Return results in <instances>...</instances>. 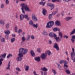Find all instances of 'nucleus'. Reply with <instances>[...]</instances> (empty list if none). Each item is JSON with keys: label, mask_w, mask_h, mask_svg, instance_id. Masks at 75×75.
<instances>
[{"label": "nucleus", "mask_w": 75, "mask_h": 75, "mask_svg": "<svg viewBox=\"0 0 75 75\" xmlns=\"http://www.w3.org/2000/svg\"><path fill=\"white\" fill-rule=\"evenodd\" d=\"M53 47L57 51H59V47H58V45L57 43H55Z\"/></svg>", "instance_id": "obj_9"}, {"label": "nucleus", "mask_w": 75, "mask_h": 75, "mask_svg": "<svg viewBox=\"0 0 75 75\" xmlns=\"http://www.w3.org/2000/svg\"><path fill=\"white\" fill-rule=\"evenodd\" d=\"M68 36L67 35H64L63 36V38H66V39H67V38H68Z\"/></svg>", "instance_id": "obj_54"}, {"label": "nucleus", "mask_w": 75, "mask_h": 75, "mask_svg": "<svg viewBox=\"0 0 75 75\" xmlns=\"http://www.w3.org/2000/svg\"><path fill=\"white\" fill-rule=\"evenodd\" d=\"M63 62H64V60H60L59 61V63L60 64H62L63 63Z\"/></svg>", "instance_id": "obj_53"}, {"label": "nucleus", "mask_w": 75, "mask_h": 75, "mask_svg": "<svg viewBox=\"0 0 75 75\" xmlns=\"http://www.w3.org/2000/svg\"><path fill=\"white\" fill-rule=\"evenodd\" d=\"M22 40L23 42H24V41H25V37L24 36L22 37Z\"/></svg>", "instance_id": "obj_41"}, {"label": "nucleus", "mask_w": 75, "mask_h": 75, "mask_svg": "<svg viewBox=\"0 0 75 75\" xmlns=\"http://www.w3.org/2000/svg\"><path fill=\"white\" fill-rule=\"evenodd\" d=\"M54 39L57 42H59V41H61L62 40L61 38H60L59 37H57V35L54 38Z\"/></svg>", "instance_id": "obj_10"}, {"label": "nucleus", "mask_w": 75, "mask_h": 75, "mask_svg": "<svg viewBox=\"0 0 75 75\" xmlns=\"http://www.w3.org/2000/svg\"><path fill=\"white\" fill-rule=\"evenodd\" d=\"M18 13H16V18H18Z\"/></svg>", "instance_id": "obj_57"}, {"label": "nucleus", "mask_w": 75, "mask_h": 75, "mask_svg": "<svg viewBox=\"0 0 75 75\" xmlns=\"http://www.w3.org/2000/svg\"><path fill=\"white\" fill-rule=\"evenodd\" d=\"M0 23L3 26L4 25V22L3 21H2L1 20H0Z\"/></svg>", "instance_id": "obj_34"}, {"label": "nucleus", "mask_w": 75, "mask_h": 75, "mask_svg": "<svg viewBox=\"0 0 75 75\" xmlns=\"http://www.w3.org/2000/svg\"><path fill=\"white\" fill-rule=\"evenodd\" d=\"M46 53L48 54L49 56H50L51 55H52V53L50 50H48L46 52Z\"/></svg>", "instance_id": "obj_20"}, {"label": "nucleus", "mask_w": 75, "mask_h": 75, "mask_svg": "<svg viewBox=\"0 0 75 75\" xmlns=\"http://www.w3.org/2000/svg\"><path fill=\"white\" fill-rule=\"evenodd\" d=\"M49 18L50 20H51L52 18V14H50L49 16Z\"/></svg>", "instance_id": "obj_50"}, {"label": "nucleus", "mask_w": 75, "mask_h": 75, "mask_svg": "<svg viewBox=\"0 0 75 75\" xmlns=\"http://www.w3.org/2000/svg\"><path fill=\"white\" fill-rule=\"evenodd\" d=\"M52 72H53V74H54V75H55V74H57V72L55 70L52 69Z\"/></svg>", "instance_id": "obj_38"}, {"label": "nucleus", "mask_w": 75, "mask_h": 75, "mask_svg": "<svg viewBox=\"0 0 75 75\" xmlns=\"http://www.w3.org/2000/svg\"><path fill=\"white\" fill-rule=\"evenodd\" d=\"M34 24V22H33V21H32V20H31L29 22V24L30 25H33Z\"/></svg>", "instance_id": "obj_27"}, {"label": "nucleus", "mask_w": 75, "mask_h": 75, "mask_svg": "<svg viewBox=\"0 0 75 75\" xmlns=\"http://www.w3.org/2000/svg\"><path fill=\"white\" fill-rule=\"evenodd\" d=\"M43 11L42 13L44 16H45V14H46V13H47V11L44 8L43 9Z\"/></svg>", "instance_id": "obj_25"}, {"label": "nucleus", "mask_w": 75, "mask_h": 75, "mask_svg": "<svg viewBox=\"0 0 75 75\" xmlns=\"http://www.w3.org/2000/svg\"><path fill=\"white\" fill-rule=\"evenodd\" d=\"M72 51H73V56H74V58H75V50H74V48H72Z\"/></svg>", "instance_id": "obj_44"}, {"label": "nucleus", "mask_w": 75, "mask_h": 75, "mask_svg": "<svg viewBox=\"0 0 75 75\" xmlns=\"http://www.w3.org/2000/svg\"><path fill=\"white\" fill-rule=\"evenodd\" d=\"M25 34V32H23L22 33V35H24Z\"/></svg>", "instance_id": "obj_62"}, {"label": "nucleus", "mask_w": 75, "mask_h": 75, "mask_svg": "<svg viewBox=\"0 0 75 75\" xmlns=\"http://www.w3.org/2000/svg\"><path fill=\"white\" fill-rule=\"evenodd\" d=\"M71 38H72L71 39V40L72 42L74 43V41H75V35H74L72 36Z\"/></svg>", "instance_id": "obj_23"}, {"label": "nucleus", "mask_w": 75, "mask_h": 75, "mask_svg": "<svg viewBox=\"0 0 75 75\" xmlns=\"http://www.w3.org/2000/svg\"><path fill=\"white\" fill-rule=\"evenodd\" d=\"M57 65H58V68L59 69V70L60 71H61V70H62L63 69H62V67L60 66V64H58V63L57 64Z\"/></svg>", "instance_id": "obj_19"}, {"label": "nucleus", "mask_w": 75, "mask_h": 75, "mask_svg": "<svg viewBox=\"0 0 75 75\" xmlns=\"http://www.w3.org/2000/svg\"><path fill=\"white\" fill-rule=\"evenodd\" d=\"M1 41L2 42H5V39L2 38L1 39Z\"/></svg>", "instance_id": "obj_42"}, {"label": "nucleus", "mask_w": 75, "mask_h": 75, "mask_svg": "<svg viewBox=\"0 0 75 75\" xmlns=\"http://www.w3.org/2000/svg\"><path fill=\"white\" fill-rule=\"evenodd\" d=\"M32 26L33 27H34L35 28H37L38 27V24H36V25L35 24H33Z\"/></svg>", "instance_id": "obj_36"}, {"label": "nucleus", "mask_w": 75, "mask_h": 75, "mask_svg": "<svg viewBox=\"0 0 75 75\" xmlns=\"http://www.w3.org/2000/svg\"><path fill=\"white\" fill-rule=\"evenodd\" d=\"M42 34H43V35H48V33H47L45 30L43 31Z\"/></svg>", "instance_id": "obj_39"}, {"label": "nucleus", "mask_w": 75, "mask_h": 75, "mask_svg": "<svg viewBox=\"0 0 75 75\" xmlns=\"http://www.w3.org/2000/svg\"><path fill=\"white\" fill-rule=\"evenodd\" d=\"M71 0H63L64 1H71Z\"/></svg>", "instance_id": "obj_63"}, {"label": "nucleus", "mask_w": 75, "mask_h": 75, "mask_svg": "<svg viewBox=\"0 0 75 75\" xmlns=\"http://www.w3.org/2000/svg\"><path fill=\"white\" fill-rule=\"evenodd\" d=\"M57 13H58V11H56L52 12V14L53 16H54V15H55Z\"/></svg>", "instance_id": "obj_37"}, {"label": "nucleus", "mask_w": 75, "mask_h": 75, "mask_svg": "<svg viewBox=\"0 0 75 75\" xmlns=\"http://www.w3.org/2000/svg\"><path fill=\"white\" fill-rule=\"evenodd\" d=\"M64 70L67 69H69L68 68V66L67 64H64Z\"/></svg>", "instance_id": "obj_24"}, {"label": "nucleus", "mask_w": 75, "mask_h": 75, "mask_svg": "<svg viewBox=\"0 0 75 75\" xmlns=\"http://www.w3.org/2000/svg\"><path fill=\"white\" fill-rule=\"evenodd\" d=\"M59 36H60L61 38H62V33L61 32L59 33Z\"/></svg>", "instance_id": "obj_49"}, {"label": "nucleus", "mask_w": 75, "mask_h": 75, "mask_svg": "<svg viewBox=\"0 0 75 75\" xmlns=\"http://www.w3.org/2000/svg\"><path fill=\"white\" fill-rule=\"evenodd\" d=\"M30 54L32 57H35V53H34V51H33V50H31V51H30Z\"/></svg>", "instance_id": "obj_16"}, {"label": "nucleus", "mask_w": 75, "mask_h": 75, "mask_svg": "<svg viewBox=\"0 0 75 75\" xmlns=\"http://www.w3.org/2000/svg\"><path fill=\"white\" fill-rule=\"evenodd\" d=\"M4 33L6 34H10V31L9 30L5 31Z\"/></svg>", "instance_id": "obj_28"}, {"label": "nucleus", "mask_w": 75, "mask_h": 75, "mask_svg": "<svg viewBox=\"0 0 75 75\" xmlns=\"http://www.w3.org/2000/svg\"><path fill=\"white\" fill-rule=\"evenodd\" d=\"M72 18V17L68 16L64 18V19L66 21H68L69 20H71Z\"/></svg>", "instance_id": "obj_12"}, {"label": "nucleus", "mask_w": 75, "mask_h": 75, "mask_svg": "<svg viewBox=\"0 0 75 75\" xmlns=\"http://www.w3.org/2000/svg\"><path fill=\"white\" fill-rule=\"evenodd\" d=\"M25 71H28L29 70V66L25 65Z\"/></svg>", "instance_id": "obj_22"}, {"label": "nucleus", "mask_w": 75, "mask_h": 75, "mask_svg": "<svg viewBox=\"0 0 75 75\" xmlns=\"http://www.w3.org/2000/svg\"><path fill=\"white\" fill-rule=\"evenodd\" d=\"M24 18V16L22 14L20 15V20H23Z\"/></svg>", "instance_id": "obj_21"}, {"label": "nucleus", "mask_w": 75, "mask_h": 75, "mask_svg": "<svg viewBox=\"0 0 75 75\" xmlns=\"http://www.w3.org/2000/svg\"><path fill=\"white\" fill-rule=\"evenodd\" d=\"M63 63L64 64H68V62L66 61L63 60Z\"/></svg>", "instance_id": "obj_52"}, {"label": "nucleus", "mask_w": 75, "mask_h": 75, "mask_svg": "<svg viewBox=\"0 0 75 75\" xmlns=\"http://www.w3.org/2000/svg\"><path fill=\"white\" fill-rule=\"evenodd\" d=\"M31 38L32 40H34V39H35V36L33 35L31 36Z\"/></svg>", "instance_id": "obj_51"}, {"label": "nucleus", "mask_w": 75, "mask_h": 75, "mask_svg": "<svg viewBox=\"0 0 75 75\" xmlns=\"http://www.w3.org/2000/svg\"><path fill=\"white\" fill-rule=\"evenodd\" d=\"M7 54L6 53H4V54H1V56L2 58H5L6 57V54Z\"/></svg>", "instance_id": "obj_26"}, {"label": "nucleus", "mask_w": 75, "mask_h": 75, "mask_svg": "<svg viewBox=\"0 0 75 75\" xmlns=\"http://www.w3.org/2000/svg\"><path fill=\"white\" fill-rule=\"evenodd\" d=\"M22 59L23 58H22V57H19V56L17 57L16 58L17 61H21L22 60Z\"/></svg>", "instance_id": "obj_18"}, {"label": "nucleus", "mask_w": 75, "mask_h": 75, "mask_svg": "<svg viewBox=\"0 0 75 75\" xmlns=\"http://www.w3.org/2000/svg\"><path fill=\"white\" fill-rule=\"evenodd\" d=\"M4 60V59H3V58H1L0 59V66H1V65H2V64L3 63L2 62V61H3Z\"/></svg>", "instance_id": "obj_33"}, {"label": "nucleus", "mask_w": 75, "mask_h": 75, "mask_svg": "<svg viewBox=\"0 0 75 75\" xmlns=\"http://www.w3.org/2000/svg\"><path fill=\"white\" fill-rule=\"evenodd\" d=\"M49 36L50 37H52V38H54L57 37V35L55 34L54 33H49Z\"/></svg>", "instance_id": "obj_6"}, {"label": "nucleus", "mask_w": 75, "mask_h": 75, "mask_svg": "<svg viewBox=\"0 0 75 75\" xmlns=\"http://www.w3.org/2000/svg\"><path fill=\"white\" fill-rule=\"evenodd\" d=\"M32 19L33 21H37L38 19L35 16V15L34 14H33L32 15Z\"/></svg>", "instance_id": "obj_5"}, {"label": "nucleus", "mask_w": 75, "mask_h": 75, "mask_svg": "<svg viewBox=\"0 0 75 75\" xmlns=\"http://www.w3.org/2000/svg\"><path fill=\"white\" fill-rule=\"evenodd\" d=\"M41 70L42 71H43L45 72H47V71H48V69L47 68L44 67L43 68H41Z\"/></svg>", "instance_id": "obj_17"}, {"label": "nucleus", "mask_w": 75, "mask_h": 75, "mask_svg": "<svg viewBox=\"0 0 75 75\" xmlns=\"http://www.w3.org/2000/svg\"><path fill=\"white\" fill-rule=\"evenodd\" d=\"M33 73L34 75H39L38 74H36V71H34L33 72Z\"/></svg>", "instance_id": "obj_60"}, {"label": "nucleus", "mask_w": 75, "mask_h": 75, "mask_svg": "<svg viewBox=\"0 0 75 75\" xmlns=\"http://www.w3.org/2000/svg\"><path fill=\"white\" fill-rule=\"evenodd\" d=\"M37 51L38 52H41V51H42V49L40 48H38L37 50Z\"/></svg>", "instance_id": "obj_31"}, {"label": "nucleus", "mask_w": 75, "mask_h": 75, "mask_svg": "<svg viewBox=\"0 0 75 75\" xmlns=\"http://www.w3.org/2000/svg\"><path fill=\"white\" fill-rule=\"evenodd\" d=\"M47 57V53H42L40 56V57L42 60L45 59Z\"/></svg>", "instance_id": "obj_4"}, {"label": "nucleus", "mask_w": 75, "mask_h": 75, "mask_svg": "<svg viewBox=\"0 0 75 75\" xmlns=\"http://www.w3.org/2000/svg\"><path fill=\"white\" fill-rule=\"evenodd\" d=\"M16 70L18 71H21V69L18 67H17L16 68Z\"/></svg>", "instance_id": "obj_47"}, {"label": "nucleus", "mask_w": 75, "mask_h": 75, "mask_svg": "<svg viewBox=\"0 0 75 75\" xmlns=\"http://www.w3.org/2000/svg\"><path fill=\"white\" fill-rule=\"evenodd\" d=\"M21 32H22V30L21 29H19L18 31V33H21Z\"/></svg>", "instance_id": "obj_59"}, {"label": "nucleus", "mask_w": 75, "mask_h": 75, "mask_svg": "<svg viewBox=\"0 0 75 75\" xmlns=\"http://www.w3.org/2000/svg\"><path fill=\"white\" fill-rule=\"evenodd\" d=\"M53 30L55 32L58 31V28H55L53 29Z\"/></svg>", "instance_id": "obj_46"}, {"label": "nucleus", "mask_w": 75, "mask_h": 75, "mask_svg": "<svg viewBox=\"0 0 75 75\" xmlns=\"http://www.w3.org/2000/svg\"><path fill=\"white\" fill-rule=\"evenodd\" d=\"M65 72H66V73L67 74H68L69 75L71 74V72L70 71V70H69V69H67L64 70Z\"/></svg>", "instance_id": "obj_13"}, {"label": "nucleus", "mask_w": 75, "mask_h": 75, "mask_svg": "<svg viewBox=\"0 0 75 75\" xmlns=\"http://www.w3.org/2000/svg\"><path fill=\"white\" fill-rule=\"evenodd\" d=\"M47 5L48 6H50L51 7V10H52V9H54V4H52L51 3H48Z\"/></svg>", "instance_id": "obj_8"}, {"label": "nucleus", "mask_w": 75, "mask_h": 75, "mask_svg": "<svg viewBox=\"0 0 75 75\" xmlns=\"http://www.w3.org/2000/svg\"><path fill=\"white\" fill-rule=\"evenodd\" d=\"M75 29H73L70 35H73V34H75Z\"/></svg>", "instance_id": "obj_30"}, {"label": "nucleus", "mask_w": 75, "mask_h": 75, "mask_svg": "<svg viewBox=\"0 0 75 75\" xmlns=\"http://www.w3.org/2000/svg\"><path fill=\"white\" fill-rule=\"evenodd\" d=\"M10 61L7 65V67H6V69L7 70H10Z\"/></svg>", "instance_id": "obj_14"}, {"label": "nucleus", "mask_w": 75, "mask_h": 75, "mask_svg": "<svg viewBox=\"0 0 75 75\" xmlns=\"http://www.w3.org/2000/svg\"><path fill=\"white\" fill-rule=\"evenodd\" d=\"M21 9L23 14H25V11H31V10L30 9L28 5L25 3H22L21 4Z\"/></svg>", "instance_id": "obj_1"}, {"label": "nucleus", "mask_w": 75, "mask_h": 75, "mask_svg": "<svg viewBox=\"0 0 75 75\" xmlns=\"http://www.w3.org/2000/svg\"><path fill=\"white\" fill-rule=\"evenodd\" d=\"M46 3V2H39L40 4L41 5H42L43 6H45V4Z\"/></svg>", "instance_id": "obj_29"}, {"label": "nucleus", "mask_w": 75, "mask_h": 75, "mask_svg": "<svg viewBox=\"0 0 75 75\" xmlns=\"http://www.w3.org/2000/svg\"><path fill=\"white\" fill-rule=\"evenodd\" d=\"M71 59L72 61H73V62H75V57L74 58V53L73 52L71 53Z\"/></svg>", "instance_id": "obj_7"}, {"label": "nucleus", "mask_w": 75, "mask_h": 75, "mask_svg": "<svg viewBox=\"0 0 75 75\" xmlns=\"http://www.w3.org/2000/svg\"><path fill=\"white\" fill-rule=\"evenodd\" d=\"M5 38L6 39V40H8V36L7 35H5Z\"/></svg>", "instance_id": "obj_55"}, {"label": "nucleus", "mask_w": 75, "mask_h": 75, "mask_svg": "<svg viewBox=\"0 0 75 75\" xmlns=\"http://www.w3.org/2000/svg\"><path fill=\"white\" fill-rule=\"evenodd\" d=\"M4 5L3 4H2L1 6V8H4Z\"/></svg>", "instance_id": "obj_48"}, {"label": "nucleus", "mask_w": 75, "mask_h": 75, "mask_svg": "<svg viewBox=\"0 0 75 75\" xmlns=\"http://www.w3.org/2000/svg\"><path fill=\"white\" fill-rule=\"evenodd\" d=\"M17 29H18V27L17 26H16L14 28V30H15V33H16L18 32Z\"/></svg>", "instance_id": "obj_43"}, {"label": "nucleus", "mask_w": 75, "mask_h": 75, "mask_svg": "<svg viewBox=\"0 0 75 75\" xmlns=\"http://www.w3.org/2000/svg\"><path fill=\"white\" fill-rule=\"evenodd\" d=\"M28 49L25 48H21L19 49V53L18 54V55L19 57H23V54L25 55L28 52Z\"/></svg>", "instance_id": "obj_2"}, {"label": "nucleus", "mask_w": 75, "mask_h": 75, "mask_svg": "<svg viewBox=\"0 0 75 75\" xmlns=\"http://www.w3.org/2000/svg\"><path fill=\"white\" fill-rule=\"evenodd\" d=\"M6 4H9V1L8 0H6Z\"/></svg>", "instance_id": "obj_56"}, {"label": "nucleus", "mask_w": 75, "mask_h": 75, "mask_svg": "<svg viewBox=\"0 0 75 75\" xmlns=\"http://www.w3.org/2000/svg\"><path fill=\"white\" fill-rule=\"evenodd\" d=\"M35 60L37 62H40L41 61V57H36L34 58Z\"/></svg>", "instance_id": "obj_11"}, {"label": "nucleus", "mask_w": 75, "mask_h": 75, "mask_svg": "<svg viewBox=\"0 0 75 75\" xmlns=\"http://www.w3.org/2000/svg\"><path fill=\"white\" fill-rule=\"evenodd\" d=\"M49 44H52V41H51V40H49Z\"/></svg>", "instance_id": "obj_61"}, {"label": "nucleus", "mask_w": 75, "mask_h": 75, "mask_svg": "<svg viewBox=\"0 0 75 75\" xmlns=\"http://www.w3.org/2000/svg\"><path fill=\"white\" fill-rule=\"evenodd\" d=\"M11 43H13V42H14L16 41V38H12L11 39Z\"/></svg>", "instance_id": "obj_32"}, {"label": "nucleus", "mask_w": 75, "mask_h": 75, "mask_svg": "<svg viewBox=\"0 0 75 75\" xmlns=\"http://www.w3.org/2000/svg\"><path fill=\"white\" fill-rule=\"evenodd\" d=\"M28 16L27 15H24V17L25 18H27V17H28Z\"/></svg>", "instance_id": "obj_58"}, {"label": "nucleus", "mask_w": 75, "mask_h": 75, "mask_svg": "<svg viewBox=\"0 0 75 75\" xmlns=\"http://www.w3.org/2000/svg\"><path fill=\"white\" fill-rule=\"evenodd\" d=\"M40 72L41 73V74L42 75H43L44 72H43V71H40Z\"/></svg>", "instance_id": "obj_64"}, {"label": "nucleus", "mask_w": 75, "mask_h": 75, "mask_svg": "<svg viewBox=\"0 0 75 75\" xmlns=\"http://www.w3.org/2000/svg\"><path fill=\"white\" fill-rule=\"evenodd\" d=\"M54 24V22L53 21H49L47 23L46 27L47 28H51L52 27Z\"/></svg>", "instance_id": "obj_3"}, {"label": "nucleus", "mask_w": 75, "mask_h": 75, "mask_svg": "<svg viewBox=\"0 0 75 75\" xmlns=\"http://www.w3.org/2000/svg\"><path fill=\"white\" fill-rule=\"evenodd\" d=\"M55 24L58 26H61V23H60V21H55Z\"/></svg>", "instance_id": "obj_15"}, {"label": "nucleus", "mask_w": 75, "mask_h": 75, "mask_svg": "<svg viewBox=\"0 0 75 75\" xmlns=\"http://www.w3.org/2000/svg\"><path fill=\"white\" fill-rule=\"evenodd\" d=\"M30 39V35H28V37L26 38V40L27 41H29Z\"/></svg>", "instance_id": "obj_40"}, {"label": "nucleus", "mask_w": 75, "mask_h": 75, "mask_svg": "<svg viewBox=\"0 0 75 75\" xmlns=\"http://www.w3.org/2000/svg\"><path fill=\"white\" fill-rule=\"evenodd\" d=\"M13 56L12 55V54H9L7 56V58H10V57H12Z\"/></svg>", "instance_id": "obj_45"}, {"label": "nucleus", "mask_w": 75, "mask_h": 75, "mask_svg": "<svg viewBox=\"0 0 75 75\" xmlns=\"http://www.w3.org/2000/svg\"><path fill=\"white\" fill-rule=\"evenodd\" d=\"M10 27V24L8 23H7L6 25V29H8Z\"/></svg>", "instance_id": "obj_35"}]
</instances>
